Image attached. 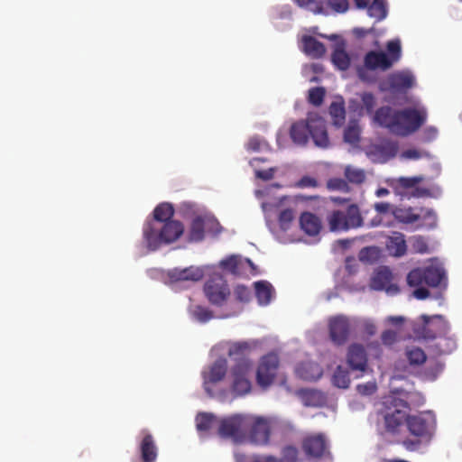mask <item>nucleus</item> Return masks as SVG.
<instances>
[{"instance_id":"f257e3e1","label":"nucleus","mask_w":462,"mask_h":462,"mask_svg":"<svg viewBox=\"0 0 462 462\" xmlns=\"http://www.w3.org/2000/svg\"><path fill=\"white\" fill-rule=\"evenodd\" d=\"M184 232V226L178 220L165 223L146 221L143 227V236L149 250L155 251L162 244H171L178 240Z\"/></svg>"},{"instance_id":"f03ea898","label":"nucleus","mask_w":462,"mask_h":462,"mask_svg":"<svg viewBox=\"0 0 462 462\" xmlns=\"http://www.w3.org/2000/svg\"><path fill=\"white\" fill-rule=\"evenodd\" d=\"M450 326L448 320L441 315H421L420 320L412 325V332L418 339L431 341L440 335L448 334Z\"/></svg>"},{"instance_id":"7ed1b4c3","label":"nucleus","mask_w":462,"mask_h":462,"mask_svg":"<svg viewBox=\"0 0 462 462\" xmlns=\"http://www.w3.org/2000/svg\"><path fill=\"white\" fill-rule=\"evenodd\" d=\"M383 405L385 409L383 411L385 430L395 434L403 422H406V418L409 416L406 415V410L409 409V404L399 397L390 396L385 399Z\"/></svg>"},{"instance_id":"20e7f679","label":"nucleus","mask_w":462,"mask_h":462,"mask_svg":"<svg viewBox=\"0 0 462 462\" xmlns=\"http://www.w3.org/2000/svg\"><path fill=\"white\" fill-rule=\"evenodd\" d=\"M330 231H342L356 228L363 225V217L356 204L349 205L345 211L334 210L327 217Z\"/></svg>"},{"instance_id":"39448f33","label":"nucleus","mask_w":462,"mask_h":462,"mask_svg":"<svg viewBox=\"0 0 462 462\" xmlns=\"http://www.w3.org/2000/svg\"><path fill=\"white\" fill-rule=\"evenodd\" d=\"M446 279L445 270L438 265H429L425 268H415L407 275V283L411 287L428 285L438 287Z\"/></svg>"},{"instance_id":"423d86ee","label":"nucleus","mask_w":462,"mask_h":462,"mask_svg":"<svg viewBox=\"0 0 462 462\" xmlns=\"http://www.w3.org/2000/svg\"><path fill=\"white\" fill-rule=\"evenodd\" d=\"M208 300L214 306H223L230 296L226 280L219 273H214L205 282L203 288Z\"/></svg>"},{"instance_id":"0eeeda50","label":"nucleus","mask_w":462,"mask_h":462,"mask_svg":"<svg viewBox=\"0 0 462 462\" xmlns=\"http://www.w3.org/2000/svg\"><path fill=\"white\" fill-rule=\"evenodd\" d=\"M427 113L412 107L398 109V136H408L425 123Z\"/></svg>"},{"instance_id":"6e6552de","label":"nucleus","mask_w":462,"mask_h":462,"mask_svg":"<svg viewBox=\"0 0 462 462\" xmlns=\"http://www.w3.org/2000/svg\"><path fill=\"white\" fill-rule=\"evenodd\" d=\"M406 425L411 435L428 440L433 435L436 420L430 411L420 412L417 415H409L406 418Z\"/></svg>"},{"instance_id":"1a4fd4ad","label":"nucleus","mask_w":462,"mask_h":462,"mask_svg":"<svg viewBox=\"0 0 462 462\" xmlns=\"http://www.w3.org/2000/svg\"><path fill=\"white\" fill-rule=\"evenodd\" d=\"M249 424L250 417L239 414L233 415L220 421L218 433L223 438H231L235 441H239L245 438Z\"/></svg>"},{"instance_id":"9d476101","label":"nucleus","mask_w":462,"mask_h":462,"mask_svg":"<svg viewBox=\"0 0 462 462\" xmlns=\"http://www.w3.org/2000/svg\"><path fill=\"white\" fill-rule=\"evenodd\" d=\"M369 286L374 291H384L393 296L400 292L399 286L393 282V274L388 266H379L371 277Z\"/></svg>"},{"instance_id":"9b49d317","label":"nucleus","mask_w":462,"mask_h":462,"mask_svg":"<svg viewBox=\"0 0 462 462\" xmlns=\"http://www.w3.org/2000/svg\"><path fill=\"white\" fill-rule=\"evenodd\" d=\"M280 360L277 354L269 353L262 357L256 373L257 383L261 387L270 386L277 374Z\"/></svg>"},{"instance_id":"f8f14e48","label":"nucleus","mask_w":462,"mask_h":462,"mask_svg":"<svg viewBox=\"0 0 462 462\" xmlns=\"http://www.w3.org/2000/svg\"><path fill=\"white\" fill-rule=\"evenodd\" d=\"M328 331L331 341L337 346L344 345L350 334V323L346 317L338 315L329 319Z\"/></svg>"},{"instance_id":"ddd939ff","label":"nucleus","mask_w":462,"mask_h":462,"mask_svg":"<svg viewBox=\"0 0 462 462\" xmlns=\"http://www.w3.org/2000/svg\"><path fill=\"white\" fill-rule=\"evenodd\" d=\"M346 363L353 372L363 375L368 369V356L363 345L351 344L347 348Z\"/></svg>"},{"instance_id":"4468645a","label":"nucleus","mask_w":462,"mask_h":462,"mask_svg":"<svg viewBox=\"0 0 462 462\" xmlns=\"http://www.w3.org/2000/svg\"><path fill=\"white\" fill-rule=\"evenodd\" d=\"M310 136L315 145L327 148L329 144L326 121L318 114H309Z\"/></svg>"},{"instance_id":"2eb2a0df","label":"nucleus","mask_w":462,"mask_h":462,"mask_svg":"<svg viewBox=\"0 0 462 462\" xmlns=\"http://www.w3.org/2000/svg\"><path fill=\"white\" fill-rule=\"evenodd\" d=\"M250 440L256 445H264L269 442L271 428L266 419L250 417V424L248 426Z\"/></svg>"},{"instance_id":"dca6fc26","label":"nucleus","mask_w":462,"mask_h":462,"mask_svg":"<svg viewBox=\"0 0 462 462\" xmlns=\"http://www.w3.org/2000/svg\"><path fill=\"white\" fill-rule=\"evenodd\" d=\"M373 121L381 127L398 135V109L389 106L379 107L373 115Z\"/></svg>"},{"instance_id":"f3484780","label":"nucleus","mask_w":462,"mask_h":462,"mask_svg":"<svg viewBox=\"0 0 462 462\" xmlns=\"http://www.w3.org/2000/svg\"><path fill=\"white\" fill-rule=\"evenodd\" d=\"M252 349V344L245 341L232 343L228 348V356L236 362L232 369H242L244 365L246 368H251L252 362L249 359V356Z\"/></svg>"},{"instance_id":"a211bd4d","label":"nucleus","mask_w":462,"mask_h":462,"mask_svg":"<svg viewBox=\"0 0 462 462\" xmlns=\"http://www.w3.org/2000/svg\"><path fill=\"white\" fill-rule=\"evenodd\" d=\"M226 360L225 358H218L209 366L208 372H203L204 389L209 396H213V391L210 388V384L223 380L226 374Z\"/></svg>"},{"instance_id":"6ab92c4d","label":"nucleus","mask_w":462,"mask_h":462,"mask_svg":"<svg viewBox=\"0 0 462 462\" xmlns=\"http://www.w3.org/2000/svg\"><path fill=\"white\" fill-rule=\"evenodd\" d=\"M385 84L387 87L383 88V89H388L393 92H406L414 86L415 78L409 71H399L391 74L387 78Z\"/></svg>"},{"instance_id":"aec40b11","label":"nucleus","mask_w":462,"mask_h":462,"mask_svg":"<svg viewBox=\"0 0 462 462\" xmlns=\"http://www.w3.org/2000/svg\"><path fill=\"white\" fill-rule=\"evenodd\" d=\"M302 447L309 457L315 458H320L328 453V443L322 434L307 437L303 441Z\"/></svg>"},{"instance_id":"412c9836","label":"nucleus","mask_w":462,"mask_h":462,"mask_svg":"<svg viewBox=\"0 0 462 462\" xmlns=\"http://www.w3.org/2000/svg\"><path fill=\"white\" fill-rule=\"evenodd\" d=\"M168 276L171 282H199L204 276L203 269L195 266L174 268L169 271Z\"/></svg>"},{"instance_id":"4be33fe9","label":"nucleus","mask_w":462,"mask_h":462,"mask_svg":"<svg viewBox=\"0 0 462 462\" xmlns=\"http://www.w3.org/2000/svg\"><path fill=\"white\" fill-rule=\"evenodd\" d=\"M251 368L242 366V369H232V391L237 395H244L251 391V383L248 379L249 371Z\"/></svg>"},{"instance_id":"5701e85b","label":"nucleus","mask_w":462,"mask_h":462,"mask_svg":"<svg viewBox=\"0 0 462 462\" xmlns=\"http://www.w3.org/2000/svg\"><path fill=\"white\" fill-rule=\"evenodd\" d=\"M295 373L302 380L316 381L322 376L323 371L318 363L303 361L297 365Z\"/></svg>"},{"instance_id":"b1692460","label":"nucleus","mask_w":462,"mask_h":462,"mask_svg":"<svg viewBox=\"0 0 462 462\" xmlns=\"http://www.w3.org/2000/svg\"><path fill=\"white\" fill-rule=\"evenodd\" d=\"M143 436L139 445L141 459L143 462H155L158 456V448L152 435L143 432Z\"/></svg>"},{"instance_id":"393cba45","label":"nucleus","mask_w":462,"mask_h":462,"mask_svg":"<svg viewBox=\"0 0 462 462\" xmlns=\"http://www.w3.org/2000/svg\"><path fill=\"white\" fill-rule=\"evenodd\" d=\"M297 395L306 407H322L327 402L326 395L316 389H300Z\"/></svg>"},{"instance_id":"a878e982","label":"nucleus","mask_w":462,"mask_h":462,"mask_svg":"<svg viewBox=\"0 0 462 462\" xmlns=\"http://www.w3.org/2000/svg\"><path fill=\"white\" fill-rule=\"evenodd\" d=\"M393 64L389 56L383 51H371L365 56V65L370 69H381L386 70Z\"/></svg>"},{"instance_id":"bb28decb","label":"nucleus","mask_w":462,"mask_h":462,"mask_svg":"<svg viewBox=\"0 0 462 462\" xmlns=\"http://www.w3.org/2000/svg\"><path fill=\"white\" fill-rule=\"evenodd\" d=\"M300 226L308 236H317L321 229V221L315 214L303 212L300 217Z\"/></svg>"},{"instance_id":"cd10ccee","label":"nucleus","mask_w":462,"mask_h":462,"mask_svg":"<svg viewBox=\"0 0 462 462\" xmlns=\"http://www.w3.org/2000/svg\"><path fill=\"white\" fill-rule=\"evenodd\" d=\"M290 135L293 143L305 145L310 137L309 116L306 121H298L291 126Z\"/></svg>"},{"instance_id":"c85d7f7f","label":"nucleus","mask_w":462,"mask_h":462,"mask_svg":"<svg viewBox=\"0 0 462 462\" xmlns=\"http://www.w3.org/2000/svg\"><path fill=\"white\" fill-rule=\"evenodd\" d=\"M303 51L313 59L321 58L326 52L325 45L315 37L305 35L302 37Z\"/></svg>"},{"instance_id":"c756f323","label":"nucleus","mask_w":462,"mask_h":462,"mask_svg":"<svg viewBox=\"0 0 462 462\" xmlns=\"http://www.w3.org/2000/svg\"><path fill=\"white\" fill-rule=\"evenodd\" d=\"M331 61L333 65L339 70H346L351 63V59L346 51L345 43L337 44L332 55Z\"/></svg>"},{"instance_id":"7c9ffc66","label":"nucleus","mask_w":462,"mask_h":462,"mask_svg":"<svg viewBox=\"0 0 462 462\" xmlns=\"http://www.w3.org/2000/svg\"><path fill=\"white\" fill-rule=\"evenodd\" d=\"M394 218L403 224H413L420 220L419 208H395L392 210Z\"/></svg>"},{"instance_id":"2f4dec72","label":"nucleus","mask_w":462,"mask_h":462,"mask_svg":"<svg viewBox=\"0 0 462 462\" xmlns=\"http://www.w3.org/2000/svg\"><path fill=\"white\" fill-rule=\"evenodd\" d=\"M435 340V347L439 355L450 354L457 348V339L450 332L446 335H440Z\"/></svg>"},{"instance_id":"473e14b6","label":"nucleus","mask_w":462,"mask_h":462,"mask_svg":"<svg viewBox=\"0 0 462 462\" xmlns=\"http://www.w3.org/2000/svg\"><path fill=\"white\" fill-rule=\"evenodd\" d=\"M255 296L260 305H267L270 303L273 288L271 283L265 281L256 282L254 283Z\"/></svg>"},{"instance_id":"72a5a7b5","label":"nucleus","mask_w":462,"mask_h":462,"mask_svg":"<svg viewBox=\"0 0 462 462\" xmlns=\"http://www.w3.org/2000/svg\"><path fill=\"white\" fill-rule=\"evenodd\" d=\"M205 224L202 216H198L193 218L189 232V240L190 242H200L205 236Z\"/></svg>"},{"instance_id":"f704fd0d","label":"nucleus","mask_w":462,"mask_h":462,"mask_svg":"<svg viewBox=\"0 0 462 462\" xmlns=\"http://www.w3.org/2000/svg\"><path fill=\"white\" fill-rule=\"evenodd\" d=\"M387 248L395 256H402L405 254L407 245L404 236L398 233L395 236H391L387 242Z\"/></svg>"},{"instance_id":"c9c22d12","label":"nucleus","mask_w":462,"mask_h":462,"mask_svg":"<svg viewBox=\"0 0 462 462\" xmlns=\"http://www.w3.org/2000/svg\"><path fill=\"white\" fill-rule=\"evenodd\" d=\"M360 99L362 105L360 106L355 107V111H357L359 116L364 114V111L369 116L374 115V109L376 105V97L371 92H363L360 94Z\"/></svg>"},{"instance_id":"e433bc0d","label":"nucleus","mask_w":462,"mask_h":462,"mask_svg":"<svg viewBox=\"0 0 462 462\" xmlns=\"http://www.w3.org/2000/svg\"><path fill=\"white\" fill-rule=\"evenodd\" d=\"M174 215V208L170 203H161L153 210V218L150 221L165 223L171 221Z\"/></svg>"},{"instance_id":"4c0bfd02","label":"nucleus","mask_w":462,"mask_h":462,"mask_svg":"<svg viewBox=\"0 0 462 462\" xmlns=\"http://www.w3.org/2000/svg\"><path fill=\"white\" fill-rule=\"evenodd\" d=\"M366 8L367 14L376 21H382L387 15L386 5L383 0H373Z\"/></svg>"},{"instance_id":"58836bf2","label":"nucleus","mask_w":462,"mask_h":462,"mask_svg":"<svg viewBox=\"0 0 462 462\" xmlns=\"http://www.w3.org/2000/svg\"><path fill=\"white\" fill-rule=\"evenodd\" d=\"M332 383L338 388H348L350 384V376L348 371L343 368L341 365H338L333 374Z\"/></svg>"},{"instance_id":"ea45409f","label":"nucleus","mask_w":462,"mask_h":462,"mask_svg":"<svg viewBox=\"0 0 462 462\" xmlns=\"http://www.w3.org/2000/svg\"><path fill=\"white\" fill-rule=\"evenodd\" d=\"M420 220V223L419 226L427 227L429 229H432L437 226V216L432 209L429 208H419Z\"/></svg>"},{"instance_id":"a19ab883","label":"nucleus","mask_w":462,"mask_h":462,"mask_svg":"<svg viewBox=\"0 0 462 462\" xmlns=\"http://www.w3.org/2000/svg\"><path fill=\"white\" fill-rule=\"evenodd\" d=\"M423 180L422 176L400 177L393 180V186L396 189H409L415 188Z\"/></svg>"},{"instance_id":"79ce46f5","label":"nucleus","mask_w":462,"mask_h":462,"mask_svg":"<svg viewBox=\"0 0 462 462\" xmlns=\"http://www.w3.org/2000/svg\"><path fill=\"white\" fill-rule=\"evenodd\" d=\"M217 418L212 413L200 412L196 416V427L199 431H208L216 423Z\"/></svg>"},{"instance_id":"37998d69","label":"nucleus","mask_w":462,"mask_h":462,"mask_svg":"<svg viewBox=\"0 0 462 462\" xmlns=\"http://www.w3.org/2000/svg\"><path fill=\"white\" fill-rule=\"evenodd\" d=\"M361 129L356 121H350L344 132V141L350 144H356L360 141Z\"/></svg>"},{"instance_id":"c03bdc74","label":"nucleus","mask_w":462,"mask_h":462,"mask_svg":"<svg viewBox=\"0 0 462 462\" xmlns=\"http://www.w3.org/2000/svg\"><path fill=\"white\" fill-rule=\"evenodd\" d=\"M344 174L347 181L353 184H362L365 180V171L351 165L345 168Z\"/></svg>"},{"instance_id":"a18cd8bd","label":"nucleus","mask_w":462,"mask_h":462,"mask_svg":"<svg viewBox=\"0 0 462 462\" xmlns=\"http://www.w3.org/2000/svg\"><path fill=\"white\" fill-rule=\"evenodd\" d=\"M329 115L333 118V124L341 126L345 122L346 110L341 103L333 102L329 106Z\"/></svg>"},{"instance_id":"49530a36","label":"nucleus","mask_w":462,"mask_h":462,"mask_svg":"<svg viewBox=\"0 0 462 462\" xmlns=\"http://www.w3.org/2000/svg\"><path fill=\"white\" fill-rule=\"evenodd\" d=\"M398 150V143L389 140L383 141L376 146V151L388 159L395 157Z\"/></svg>"},{"instance_id":"de8ad7c7","label":"nucleus","mask_w":462,"mask_h":462,"mask_svg":"<svg viewBox=\"0 0 462 462\" xmlns=\"http://www.w3.org/2000/svg\"><path fill=\"white\" fill-rule=\"evenodd\" d=\"M406 356L409 363L413 365H422L427 359L425 352L420 347L407 349Z\"/></svg>"},{"instance_id":"09e8293b","label":"nucleus","mask_w":462,"mask_h":462,"mask_svg":"<svg viewBox=\"0 0 462 462\" xmlns=\"http://www.w3.org/2000/svg\"><path fill=\"white\" fill-rule=\"evenodd\" d=\"M240 264L241 259L236 255H231L220 262L221 268L234 275H238L240 273Z\"/></svg>"},{"instance_id":"8fccbe9b","label":"nucleus","mask_w":462,"mask_h":462,"mask_svg":"<svg viewBox=\"0 0 462 462\" xmlns=\"http://www.w3.org/2000/svg\"><path fill=\"white\" fill-rule=\"evenodd\" d=\"M295 219V214L293 209L285 208L282 209L278 216V223L282 230L287 231L290 229L292 222Z\"/></svg>"},{"instance_id":"3c124183","label":"nucleus","mask_w":462,"mask_h":462,"mask_svg":"<svg viewBox=\"0 0 462 462\" xmlns=\"http://www.w3.org/2000/svg\"><path fill=\"white\" fill-rule=\"evenodd\" d=\"M205 224V230L207 233L217 236L220 234L222 226L217 218L214 217L202 216Z\"/></svg>"},{"instance_id":"603ef678","label":"nucleus","mask_w":462,"mask_h":462,"mask_svg":"<svg viewBox=\"0 0 462 462\" xmlns=\"http://www.w3.org/2000/svg\"><path fill=\"white\" fill-rule=\"evenodd\" d=\"M325 94L326 91L324 88H312L309 90L308 100L310 104L319 106L323 103Z\"/></svg>"},{"instance_id":"864d4df0","label":"nucleus","mask_w":462,"mask_h":462,"mask_svg":"<svg viewBox=\"0 0 462 462\" xmlns=\"http://www.w3.org/2000/svg\"><path fill=\"white\" fill-rule=\"evenodd\" d=\"M234 296L236 300L242 303H248L251 300V291L248 287L238 284L234 288Z\"/></svg>"},{"instance_id":"5fc2aeb1","label":"nucleus","mask_w":462,"mask_h":462,"mask_svg":"<svg viewBox=\"0 0 462 462\" xmlns=\"http://www.w3.org/2000/svg\"><path fill=\"white\" fill-rule=\"evenodd\" d=\"M327 188L329 190H338L343 192L349 191L347 182L341 178H331L327 181Z\"/></svg>"},{"instance_id":"6e6d98bb","label":"nucleus","mask_w":462,"mask_h":462,"mask_svg":"<svg viewBox=\"0 0 462 462\" xmlns=\"http://www.w3.org/2000/svg\"><path fill=\"white\" fill-rule=\"evenodd\" d=\"M387 51L390 54V60L393 62L397 61L401 57V43L398 40L390 41L387 43Z\"/></svg>"},{"instance_id":"4d7b16f0","label":"nucleus","mask_w":462,"mask_h":462,"mask_svg":"<svg viewBox=\"0 0 462 462\" xmlns=\"http://www.w3.org/2000/svg\"><path fill=\"white\" fill-rule=\"evenodd\" d=\"M193 316L200 322H207L213 317L212 312L208 309L202 306L195 307L193 310Z\"/></svg>"},{"instance_id":"13d9d810","label":"nucleus","mask_w":462,"mask_h":462,"mask_svg":"<svg viewBox=\"0 0 462 462\" xmlns=\"http://www.w3.org/2000/svg\"><path fill=\"white\" fill-rule=\"evenodd\" d=\"M411 246L415 253L425 254L429 251L427 241L421 236L413 237Z\"/></svg>"},{"instance_id":"bf43d9fd","label":"nucleus","mask_w":462,"mask_h":462,"mask_svg":"<svg viewBox=\"0 0 462 462\" xmlns=\"http://www.w3.org/2000/svg\"><path fill=\"white\" fill-rule=\"evenodd\" d=\"M377 390L375 382H367L365 383H360L356 386V391L359 394L364 396H370L374 394Z\"/></svg>"},{"instance_id":"052dcab7","label":"nucleus","mask_w":462,"mask_h":462,"mask_svg":"<svg viewBox=\"0 0 462 462\" xmlns=\"http://www.w3.org/2000/svg\"><path fill=\"white\" fill-rule=\"evenodd\" d=\"M295 186L300 189L317 188L319 186V181L314 177L305 175L296 182Z\"/></svg>"},{"instance_id":"680f3d73","label":"nucleus","mask_w":462,"mask_h":462,"mask_svg":"<svg viewBox=\"0 0 462 462\" xmlns=\"http://www.w3.org/2000/svg\"><path fill=\"white\" fill-rule=\"evenodd\" d=\"M327 3L337 13H345L349 7L347 0H327Z\"/></svg>"},{"instance_id":"e2e57ef3","label":"nucleus","mask_w":462,"mask_h":462,"mask_svg":"<svg viewBox=\"0 0 462 462\" xmlns=\"http://www.w3.org/2000/svg\"><path fill=\"white\" fill-rule=\"evenodd\" d=\"M424 155L428 156V153L417 149H408L403 151L402 153V157L407 160H419Z\"/></svg>"},{"instance_id":"0e129e2a","label":"nucleus","mask_w":462,"mask_h":462,"mask_svg":"<svg viewBox=\"0 0 462 462\" xmlns=\"http://www.w3.org/2000/svg\"><path fill=\"white\" fill-rule=\"evenodd\" d=\"M437 135H438L437 128L433 127V126H429L423 130L421 139L425 143H430V142L435 140Z\"/></svg>"},{"instance_id":"69168bd1","label":"nucleus","mask_w":462,"mask_h":462,"mask_svg":"<svg viewBox=\"0 0 462 462\" xmlns=\"http://www.w3.org/2000/svg\"><path fill=\"white\" fill-rule=\"evenodd\" d=\"M275 171V168H269L267 170H257L255 171V176L263 180H270L274 177Z\"/></svg>"},{"instance_id":"338daca9","label":"nucleus","mask_w":462,"mask_h":462,"mask_svg":"<svg viewBox=\"0 0 462 462\" xmlns=\"http://www.w3.org/2000/svg\"><path fill=\"white\" fill-rule=\"evenodd\" d=\"M381 339L384 345L391 346L396 340V333L393 330H385L383 332Z\"/></svg>"},{"instance_id":"774afa93","label":"nucleus","mask_w":462,"mask_h":462,"mask_svg":"<svg viewBox=\"0 0 462 462\" xmlns=\"http://www.w3.org/2000/svg\"><path fill=\"white\" fill-rule=\"evenodd\" d=\"M375 253L376 250L374 247H365L359 253V259L363 262L369 261Z\"/></svg>"}]
</instances>
